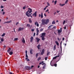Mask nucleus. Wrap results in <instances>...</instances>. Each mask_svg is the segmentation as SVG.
<instances>
[{
  "label": "nucleus",
  "instance_id": "3",
  "mask_svg": "<svg viewBox=\"0 0 74 74\" xmlns=\"http://www.w3.org/2000/svg\"><path fill=\"white\" fill-rule=\"evenodd\" d=\"M41 18H43V14H42V12L41 13V15L39 14V17H40Z\"/></svg>",
  "mask_w": 74,
  "mask_h": 74
},
{
  "label": "nucleus",
  "instance_id": "8",
  "mask_svg": "<svg viewBox=\"0 0 74 74\" xmlns=\"http://www.w3.org/2000/svg\"><path fill=\"white\" fill-rule=\"evenodd\" d=\"M32 15V16H35V17H36L37 16V12H36Z\"/></svg>",
  "mask_w": 74,
  "mask_h": 74
},
{
  "label": "nucleus",
  "instance_id": "1",
  "mask_svg": "<svg viewBox=\"0 0 74 74\" xmlns=\"http://www.w3.org/2000/svg\"><path fill=\"white\" fill-rule=\"evenodd\" d=\"M28 10H29L26 12V15L27 16H28V17H29V16H30L29 15H31L32 14H30V13H31V12H32V9L30 8H28Z\"/></svg>",
  "mask_w": 74,
  "mask_h": 74
},
{
  "label": "nucleus",
  "instance_id": "36",
  "mask_svg": "<svg viewBox=\"0 0 74 74\" xmlns=\"http://www.w3.org/2000/svg\"><path fill=\"white\" fill-rule=\"evenodd\" d=\"M41 57H39V58H38V61H39V60H41Z\"/></svg>",
  "mask_w": 74,
  "mask_h": 74
},
{
  "label": "nucleus",
  "instance_id": "28",
  "mask_svg": "<svg viewBox=\"0 0 74 74\" xmlns=\"http://www.w3.org/2000/svg\"><path fill=\"white\" fill-rule=\"evenodd\" d=\"M53 26V25H50L48 27V29H51V26Z\"/></svg>",
  "mask_w": 74,
  "mask_h": 74
},
{
  "label": "nucleus",
  "instance_id": "15",
  "mask_svg": "<svg viewBox=\"0 0 74 74\" xmlns=\"http://www.w3.org/2000/svg\"><path fill=\"white\" fill-rule=\"evenodd\" d=\"M11 22H12L11 21H7V22H4V24H5V23H10Z\"/></svg>",
  "mask_w": 74,
  "mask_h": 74
},
{
  "label": "nucleus",
  "instance_id": "57",
  "mask_svg": "<svg viewBox=\"0 0 74 74\" xmlns=\"http://www.w3.org/2000/svg\"><path fill=\"white\" fill-rule=\"evenodd\" d=\"M35 35H36V33H34V36H35Z\"/></svg>",
  "mask_w": 74,
  "mask_h": 74
},
{
  "label": "nucleus",
  "instance_id": "63",
  "mask_svg": "<svg viewBox=\"0 0 74 74\" xmlns=\"http://www.w3.org/2000/svg\"><path fill=\"white\" fill-rule=\"evenodd\" d=\"M56 12H54V15H55V14H56Z\"/></svg>",
  "mask_w": 74,
  "mask_h": 74
},
{
  "label": "nucleus",
  "instance_id": "5",
  "mask_svg": "<svg viewBox=\"0 0 74 74\" xmlns=\"http://www.w3.org/2000/svg\"><path fill=\"white\" fill-rule=\"evenodd\" d=\"M25 67L26 68V69H28V70H30L31 69H32V68L30 67V66H25Z\"/></svg>",
  "mask_w": 74,
  "mask_h": 74
},
{
  "label": "nucleus",
  "instance_id": "21",
  "mask_svg": "<svg viewBox=\"0 0 74 74\" xmlns=\"http://www.w3.org/2000/svg\"><path fill=\"white\" fill-rule=\"evenodd\" d=\"M11 48H9L7 52H8V53H9V52H10V51H11Z\"/></svg>",
  "mask_w": 74,
  "mask_h": 74
},
{
  "label": "nucleus",
  "instance_id": "13",
  "mask_svg": "<svg viewBox=\"0 0 74 74\" xmlns=\"http://www.w3.org/2000/svg\"><path fill=\"white\" fill-rule=\"evenodd\" d=\"M60 56V55H59L58 56H55V57L53 58V59H56V58H57L58 57H59Z\"/></svg>",
  "mask_w": 74,
  "mask_h": 74
},
{
  "label": "nucleus",
  "instance_id": "49",
  "mask_svg": "<svg viewBox=\"0 0 74 74\" xmlns=\"http://www.w3.org/2000/svg\"><path fill=\"white\" fill-rule=\"evenodd\" d=\"M25 55H26V58H27L28 57V56H27V54H26Z\"/></svg>",
  "mask_w": 74,
  "mask_h": 74
},
{
  "label": "nucleus",
  "instance_id": "10",
  "mask_svg": "<svg viewBox=\"0 0 74 74\" xmlns=\"http://www.w3.org/2000/svg\"><path fill=\"white\" fill-rule=\"evenodd\" d=\"M35 25H36L37 26V27H38V26H39V24L38 23H37V21H36V22H35Z\"/></svg>",
  "mask_w": 74,
  "mask_h": 74
},
{
  "label": "nucleus",
  "instance_id": "2",
  "mask_svg": "<svg viewBox=\"0 0 74 74\" xmlns=\"http://www.w3.org/2000/svg\"><path fill=\"white\" fill-rule=\"evenodd\" d=\"M49 20L48 19L47 20L45 19L43 20L42 21V25H44L45 24V25H47V23H49Z\"/></svg>",
  "mask_w": 74,
  "mask_h": 74
},
{
  "label": "nucleus",
  "instance_id": "51",
  "mask_svg": "<svg viewBox=\"0 0 74 74\" xmlns=\"http://www.w3.org/2000/svg\"><path fill=\"white\" fill-rule=\"evenodd\" d=\"M48 11H49V10H48V9H47V10L45 11V12H48Z\"/></svg>",
  "mask_w": 74,
  "mask_h": 74
},
{
  "label": "nucleus",
  "instance_id": "39",
  "mask_svg": "<svg viewBox=\"0 0 74 74\" xmlns=\"http://www.w3.org/2000/svg\"><path fill=\"white\" fill-rule=\"evenodd\" d=\"M25 28H24V27H23L22 28H21V30L22 31H23V29H24Z\"/></svg>",
  "mask_w": 74,
  "mask_h": 74
},
{
  "label": "nucleus",
  "instance_id": "20",
  "mask_svg": "<svg viewBox=\"0 0 74 74\" xmlns=\"http://www.w3.org/2000/svg\"><path fill=\"white\" fill-rule=\"evenodd\" d=\"M59 5H60V6H64V5H65V4H62V3H60L59 4Z\"/></svg>",
  "mask_w": 74,
  "mask_h": 74
},
{
  "label": "nucleus",
  "instance_id": "42",
  "mask_svg": "<svg viewBox=\"0 0 74 74\" xmlns=\"http://www.w3.org/2000/svg\"><path fill=\"white\" fill-rule=\"evenodd\" d=\"M49 53H50V52H48L47 54V56H48V55H49Z\"/></svg>",
  "mask_w": 74,
  "mask_h": 74
},
{
  "label": "nucleus",
  "instance_id": "4",
  "mask_svg": "<svg viewBox=\"0 0 74 74\" xmlns=\"http://www.w3.org/2000/svg\"><path fill=\"white\" fill-rule=\"evenodd\" d=\"M39 33V30H38V28H36V36H38V33Z\"/></svg>",
  "mask_w": 74,
  "mask_h": 74
},
{
  "label": "nucleus",
  "instance_id": "58",
  "mask_svg": "<svg viewBox=\"0 0 74 74\" xmlns=\"http://www.w3.org/2000/svg\"><path fill=\"white\" fill-rule=\"evenodd\" d=\"M64 38H63L62 41H64Z\"/></svg>",
  "mask_w": 74,
  "mask_h": 74
},
{
  "label": "nucleus",
  "instance_id": "27",
  "mask_svg": "<svg viewBox=\"0 0 74 74\" xmlns=\"http://www.w3.org/2000/svg\"><path fill=\"white\" fill-rule=\"evenodd\" d=\"M21 27H19L18 28V32H19V31H21Z\"/></svg>",
  "mask_w": 74,
  "mask_h": 74
},
{
  "label": "nucleus",
  "instance_id": "61",
  "mask_svg": "<svg viewBox=\"0 0 74 74\" xmlns=\"http://www.w3.org/2000/svg\"><path fill=\"white\" fill-rule=\"evenodd\" d=\"M43 69H45V65H44L43 66Z\"/></svg>",
  "mask_w": 74,
  "mask_h": 74
},
{
  "label": "nucleus",
  "instance_id": "24",
  "mask_svg": "<svg viewBox=\"0 0 74 74\" xmlns=\"http://www.w3.org/2000/svg\"><path fill=\"white\" fill-rule=\"evenodd\" d=\"M37 47L38 49H40V45H38Z\"/></svg>",
  "mask_w": 74,
  "mask_h": 74
},
{
  "label": "nucleus",
  "instance_id": "46",
  "mask_svg": "<svg viewBox=\"0 0 74 74\" xmlns=\"http://www.w3.org/2000/svg\"><path fill=\"white\" fill-rule=\"evenodd\" d=\"M25 54H27V50L25 51Z\"/></svg>",
  "mask_w": 74,
  "mask_h": 74
},
{
  "label": "nucleus",
  "instance_id": "44",
  "mask_svg": "<svg viewBox=\"0 0 74 74\" xmlns=\"http://www.w3.org/2000/svg\"><path fill=\"white\" fill-rule=\"evenodd\" d=\"M1 41H2V42L4 41V39L3 38H1Z\"/></svg>",
  "mask_w": 74,
  "mask_h": 74
},
{
  "label": "nucleus",
  "instance_id": "6",
  "mask_svg": "<svg viewBox=\"0 0 74 74\" xmlns=\"http://www.w3.org/2000/svg\"><path fill=\"white\" fill-rule=\"evenodd\" d=\"M45 33H43L42 34V35L40 36V37H45Z\"/></svg>",
  "mask_w": 74,
  "mask_h": 74
},
{
  "label": "nucleus",
  "instance_id": "56",
  "mask_svg": "<svg viewBox=\"0 0 74 74\" xmlns=\"http://www.w3.org/2000/svg\"><path fill=\"white\" fill-rule=\"evenodd\" d=\"M64 29L65 30H66V26H65L64 28Z\"/></svg>",
  "mask_w": 74,
  "mask_h": 74
},
{
  "label": "nucleus",
  "instance_id": "12",
  "mask_svg": "<svg viewBox=\"0 0 74 74\" xmlns=\"http://www.w3.org/2000/svg\"><path fill=\"white\" fill-rule=\"evenodd\" d=\"M36 39L37 40V42H39V41L40 40V39L38 38V37H36Z\"/></svg>",
  "mask_w": 74,
  "mask_h": 74
},
{
  "label": "nucleus",
  "instance_id": "53",
  "mask_svg": "<svg viewBox=\"0 0 74 74\" xmlns=\"http://www.w3.org/2000/svg\"><path fill=\"white\" fill-rule=\"evenodd\" d=\"M9 74H13V73H12V72H10L9 73Z\"/></svg>",
  "mask_w": 74,
  "mask_h": 74
},
{
  "label": "nucleus",
  "instance_id": "47",
  "mask_svg": "<svg viewBox=\"0 0 74 74\" xmlns=\"http://www.w3.org/2000/svg\"><path fill=\"white\" fill-rule=\"evenodd\" d=\"M56 27L55 26H54L53 27V29H56Z\"/></svg>",
  "mask_w": 74,
  "mask_h": 74
},
{
  "label": "nucleus",
  "instance_id": "64",
  "mask_svg": "<svg viewBox=\"0 0 74 74\" xmlns=\"http://www.w3.org/2000/svg\"><path fill=\"white\" fill-rule=\"evenodd\" d=\"M46 8H45L44 9V10H46Z\"/></svg>",
  "mask_w": 74,
  "mask_h": 74
},
{
  "label": "nucleus",
  "instance_id": "32",
  "mask_svg": "<svg viewBox=\"0 0 74 74\" xmlns=\"http://www.w3.org/2000/svg\"><path fill=\"white\" fill-rule=\"evenodd\" d=\"M28 59V58H26V59L27 60V61H30V60L29 59Z\"/></svg>",
  "mask_w": 74,
  "mask_h": 74
},
{
  "label": "nucleus",
  "instance_id": "50",
  "mask_svg": "<svg viewBox=\"0 0 74 74\" xmlns=\"http://www.w3.org/2000/svg\"><path fill=\"white\" fill-rule=\"evenodd\" d=\"M47 5H48L49 6H50V5L49 4V3H47Z\"/></svg>",
  "mask_w": 74,
  "mask_h": 74
},
{
  "label": "nucleus",
  "instance_id": "16",
  "mask_svg": "<svg viewBox=\"0 0 74 74\" xmlns=\"http://www.w3.org/2000/svg\"><path fill=\"white\" fill-rule=\"evenodd\" d=\"M44 63V61H42L41 62H40V63H39V64H42V65H44V64H45V63ZM42 63H43V64H42Z\"/></svg>",
  "mask_w": 74,
  "mask_h": 74
},
{
  "label": "nucleus",
  "instance_id": "38",
  "mask_svg": "<svg viewBox=\"0 0 74 74\" xmlns=\"http://www.w3.org/2000/svg\"><path fill=\"white\" fill-rule=\"evenodd\" d=\"M26 6H25L24 7H23V10H25V9H26Z\"/></svg>",
  "mask_w": 74,
  "mask_h": 74
},
{
  "label": "nucleus",
  "instance_id": "62",
  "mask_svg": "<svg viewBox=\"0 0 74 74\" xmlns=\"http://www.w3.org/2000/svg\"><path fill=\"white\" fill-rule=\"evenodd\" d=\"M58 35H59V36H60V33H58Z\"/></svg>",
  "mask_w": 74,
  "mask_h": 74
},
{
  "label": "nucleus",
  "instance_id": "25",
  "mask_svg": "<svg viewBox=\"0 0 74 74\" xmlns=\"http://www.w3.org/2000/svg\"><path fill=\"white\" fill-rule=\"evenodd\" d=\"M56 23L55 22V20H54L52 22V25L55 24Z\"/></svg>",
  "mask_w": 74,
  "mask_h": 74
},
{
  "label": "nucleus",
  "instance_id": "18",
  "mask_svg": "<svg viewBox=\"0 0 74 74\" xmlns=\"http://www.w3.org/2000/svg\"><path fill=\"white\" fill-rule=\"evenodd\" d=\"M55 43L57 44V45L58 46H59V42H58V41H55Z\"/></svg>",
  "mask_w": 74,
  "mask_h": 74
},
{
  "label": "nucleus",
  "instance_id": "60",
  "mask_svg": "<svg viewBox=\"0 0 74 74\" xmlns=\"http://www.w3.org/2000/svg\"><path fill=\"white\" fill-rule=\"evenodd\" d=\"M57 40H58V41H60V39H59V38H58L57 39Z\"/></svg>",
  "mask_w": 74,
  "mask_h": 74
},
{
  "label": "nucleus",
  "instance_id": "29",
  "mask_svg": "<svg viewBox=\"0 0 74 74\" xmlns=\"http://www.w3.org/2000/svg\"><path fill=\"white\" fill-rule=\"evenodd\" d=\"M27 26L28 27H30V25L29 24H27Z\"/></svg>",
  "mask_w": 74,
  "mask_h": 74
},
{
  "label": "nucleus",
  "instance_id": "11",
  "mask_svg": "<svg viewBox=\"0 0 74 74\" xmlns=\"http://www.w3.org/2000/svg\"><path fill=\"white\" fill-rule=\"evenodd\" d=\"M34 39V38H33V36H31L30 38V42H32V41H33V40Z\"/></svg>",
  "mask_w": 74,
  "mask_h": 74
},
{
  "label": "nucleus",
  "instance_id": "43",
  "mask_svg": "<svg viewBox=\"0 0 74 74\" xmlns=\"http://www.w3.org/2000/svg\"><path fill=\"white\" fill-rule=\"evenodd\" d=\"M54 65L55 67H57V64H54Z\"/></svg>",
  "mask_w": 74,
  "mask_h": 74
},
{
  "label": "nucleus",
  "instance_id": "40",
  "mask_svg": "<svg viewBox=\"0 0 74 74\" xmlns=\"http://www.w3.org/2000/svg\"><path fill=\"white\" fill-rule=\"evenodd\" d=\"M68 1H69V0H66L65 2V4H67V2H68Z\"/></svg>",
  "mask_w": 74,
  "mask_h": 74
},
{
  "label": "nucleus",
  "instance_id": "37",
  "mask_svg": "<svg viewBox=\"0 0 74 74\" xmlns=\"http://www.w3.org/2000/svg\"><path fill=\"white\" fill-rule=\"evenodd\" d=\"M43 31V28H41V29H40V32H42Z\"/></svg>",
  "mask_w": 74,
  "mask_h": 74
},
{
  "label": "nucleus",
  "instance_id": "35",
  "mask_svg": "<svg viewBox=\"0 0 74 74\" xmlns=\"http://www.w3.org/2000/svg\"><path fill=\"white\" fill-rule=\"evenodd\" d=\"M57 3V1L56 0L54 1V5H56V4Z\"/></svg>",
  "mask_w": 74,
  "mask_h": 74
},
{
  "label": "nucleus",
  "instance_id": "22",
  "mask_svg": "<svg viewBox=\"0 0 74 74\" xmlns=\"http://www.w3.org/2000/svg\"><path fill=\"white\" fill-rule=\"evenodd\" d=\"M29 22H30V23H32V20H31V18H29Z\"/></svg>",
  "mask_w": 74,
  "mask_h": 74
},
{
  "label": "nucleus",
  "instance_id": "34",
  "mask_svg": "<svg viewBox=\"0 0 74 74\" xmlns=\"http://www.w3.org/2000/svg\"><path fill=\"white\" fill-rule=\"evenodd\" d=\"M38 56V53H37L36 54V58H37V57Z\"/></svg>",
  "mask_w": 74,
  "mask_h": 74
},
{
  "label": "nucleus",
  "instance_id": "31",
  "mask_svg": "<svg viewBox=\"0 0 74 74\" xmlns=\"http://www.w3.org/2000/svg\"><path fill=\"white\" fill-rule=\"evenodd\" d=\"M56 49V45H55L53 47V49L54 50H55Z\"/></svg>",
  "mask_w": 74,
  "mask_h": 74
},
{
  "label": "nucleus",
  "instance_id": "54",
  "mask_svg": "<svg viewBox=\"0 0 74 74\" xmlns=\"http://www.w3.org/2000/svg\"><path fill=\"white\" fill-rule=\"evenodd\" d=\"M5 14V12H3V15H4Z\"/></svg>",
  "mask_w": 74,
  "mask_h": 74
},
{
  "label": "nucleus",
  "instance_id": "52",
  "mask_svg": "<svg viewBox=\"0 0 74 74\" xmlns=\"http://www.w3.org/2000/svg\"><path fill=\"white\" fill-rule=\"evenodd\" d=\"M1 8H4V6H2V5H1Z\"/></svg>",
  "mask_w": 74,
  "mask_h": 74
},
{
  "label": "nucleus",
  "instance_id": "30",
  "mask_svg": "<svg viewBox=\"0 0 74 74\" xmlns=\"http://www.w3.org/2000/svg\"><path fill=\"white\" fill-rule=\"evenodd\" d=\"M5 35V33H3V34L1 36L4 37Z\"/></svg>",
  "mask_w": 74,
  "mask_h": 74
},
{
  "label": "nucleus",
  "instance_id": "26",
  "mask_svg": "<svg viewBox=\"0 0 74 74\" xmlns=\"http://www.w3.org/2000/svg\"><path fill=\"white\" fill-rule=\"evenodd\" d=\"M18 40V38H15L14 39V41H17Z\"/></svg>",
  "mask_w": 74,
  "mask_h": 74
},
{
  "label": "nucleus",
  "instance_id": "7",
  "mask_svg": "<svg viewBox=\"0 0 74 74\" xmlns=\"http://www.w3.org/2000/svg\"><path fill=\"white\" fill-rule=\"evenodd\" d=\"M44 52H45V50H44V49H43L42 51V52H41V55H42L44 53Z\"/></svg>",
  "mask_w": 74,
  "mask_h": 74
},
{
  "label": "nucleus",
  "instance_id": "19",
  "mask_svg": "<svg viewBox=\"0 0 74 74\" xmlns=\"http://www.w3.org/2000/svg\"><path fill=\"white\" fill-rule=\"evenodd\" d=\"M62 30H61L60 29L58 30V33H62Z\"/></svg>",
  "mask_w": 74,
  "mask_h": 74
},
{
  "label": "nucleus",
  "instance_id": "14",
  "mask_svg": "<svg viewBox=\"0 0 74 74\" xmlns=\"http://www.w3.org/2000/svg\"><path fill=\"white\" fill-rule=\"evenodd\" d=\"M42 38V41H44L45 40V38H44L45 36H40Z\"/></svg>",
  "mask_w": 74,
  "mask_h": 74
},
{
  "label": "nucleus",
  "instance_id": "45",
  "mask_svg": "<svg viewBox=\"0 0 74 74\" xmlns=\"http://www.w3.org/2000/svg\"><path fill=\"white\" fill-rule=\"evenodd\" d=\"M32 32H34V29H31Z\"/></svg>",
  "mask_w": 74,
  "mask_h": 74
},
{
  "label": "nucleus",
  "instance_id": "9",
  "mask_svg": "<svg viewBox=\"0 0 74 74\" xmlns=\"http://www.w3.org/2000/svg\"><path fill=\"white\" fill-rule=\"evenodd\" d=\"M22 42L23 43V44H25V39H24V38L23 37L22 39Z\"/></svg>",
  "mask_w": 74,
  "mask_h": 74
},
{
  "label": "nucleus",
  "instance_id": "59",
  "mask_svg": "<svg viewBox=\"0 0 74 74\" xmlns=\"http://www.w3.org/2000/svg\"><path fill=\"white\" fill-rule=\"evenodd\" d=\"M44 15L45 16H47V15H46V14H45V13H44Z\"/></svg>",
  "mask_w": 74,
  "mask_h": 74
},
{
  "label": "nucleus",
  "instance_id": "17",
  "mask_svg": "<svg viewBox=\"0 0 74 74\" xmlns=\"http://www.w3.org/2000/svg\"><path fill=\"white\" fill-rule=\"evenodd\" d=\"M33 51V49H31L30 51V53L31 54H33V52H32Z\"/></svg>",
  "mask_w": 74,
  "mask_h": 74
},
{
  "label": "nucleus",
  "instance_id": "55",
  "mask_svg": "<svg viewBox=\"0 0 74 74\" xmlns=\"http://www.w3.org/2000/svg\"><path fill=\"white\" fill-rule=\"evenodd\" d=\"M3 48H6V45H4L3 46Z\"/></svg>",
  "mask_w": 74,
  "mask_h": 74
},
{
  "label": "nucleus",
  "instance_id": "41",
  "mask_svg": "<svg viewBox=\"0 0 74 74\" xmlns=\"http://www.w3.org/2000/svg\"><path fill=\"white\" fill-rule=\"evenodd\" d=\"M65 23H66V21H65V20L63 22V25H64V24Z\"/></svg>",
  "mask_w": 74,
  "mask_h": 74
},
{
  "label": "nucleus",
  "instance_id": "23",
  "mask_svg": "<svg viewBox=\"0 0 74 74\" xmlns=\"http://www.w3.org/2000/svg\"><path fill=\"white\" fill-rule=\"evenodd\" d=\"M9 54L10 55H12L13 54V52H12V51H10L9 53Z\"/></svg>",
  "mask_w": 74,
  "mask_h": 74
},
{
  "label": "nucleus",
  "instance_id": "33",
  "mask_svg": "<svg viewBox=\"0 0 74 74\" xmlns=\"http://www.w3.org/2000/svg\"><path fill=\"white\" fill-rule=\"evenodd\" d=\"M48 57H45V60H47V59H48Z\"/></svg>",
  "mask_w": 74,
  "mask_h": 74
},
{
  "label": "nucleus",
  "instance_id": "48",
  "mask_svg": "<svg viewBox=\"0 0 74 74\" xmlns=\"http://www.w3.org/2000/svg\"><path fill=\"white\" fill-rule=\"evenodd\" d=\"M19 24V22H17L16 23V25H18V24Z\"/></svg>",
  "mask_w": 74,
  "mask_h": 74
}]
</instances>
